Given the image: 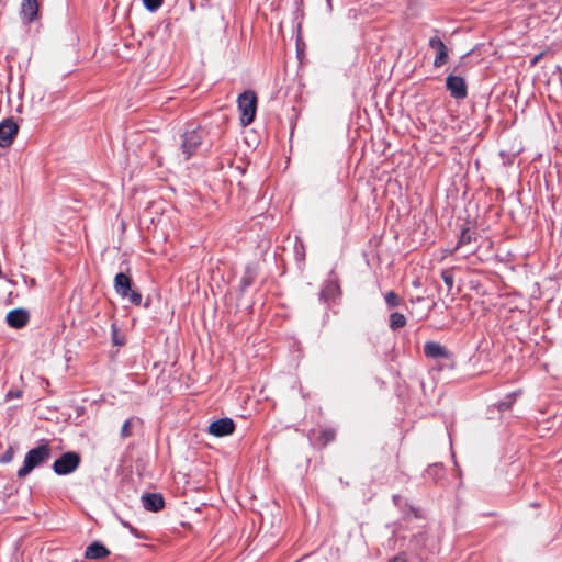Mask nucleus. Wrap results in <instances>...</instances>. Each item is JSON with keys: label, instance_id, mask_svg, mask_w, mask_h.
<instances>
[{"label": "nucleus", "instance_id": "1", "mask_svg": "<svg viewBox=\"0 0 562 562\" xmlns=\"http://www.w3.org/2000/svg\"><path fill=\"white\" fill-rule=\"evenodd\" d=\"M50 452L52 448L48 441L41 440L37 447L26 452L23 465L16 472L18 477H26L35 468L47 462L50 458Z\"/></svg>", "mask_w": 562, "mask_h": 562}, {"label": "nucleus", "instance_id": "2", "mask_svg": "<svg viewBox=\"0 0 562 562\" xmlns=\"http://www.w3.org/2000/svg\"><path fill=\"white\" fill-rule=\"evenodd\" d=\"M204 137L205 132L201 126H194L191 124L184 130V132L181 134L180 144V156L183 161H188L195 155L196 150L202 145Z\"/></svg>", "mask_w": 562, "mask_h": 562}, {"label": "nucleus", "instance_id": "3", "mask_svg": "<svg viewBox=\"0 0 562 562\" xmlns=\"http://www.w3.org/2000/svg\"><path fill=\"white\" fill-rule=\"evenodd\" d=\"M114 290L122 300H127L133 305L142 304V294L133 288L132 278L125 272H119L114 277Z\"/></svg>", "mask_w": 562, "mask_h": 562}, {"label": "nucleus", "instance_id": "4", "mask_svg": "<svg viewBox=\"0 0 562 562\" xmlns=\"http://www.w3.org/2000/svg\"><path fill=\"white\" fill-rule=\"evenodd\" d=\"M238 110L240 111V123L243 126L250 125L257 111V95L251 90H246L237 98Z\"/></svg>", "mask_w": 562, "mask_h": 562}, {"label": "nucleus", "instance_id": "5", "mask_svg": "<svg viewBox=\"0 0 562 562\" xmlns=\"http://www.w3.org/2000/svg\"><path fill=\"white\" fill-rule=\"evenodd\" d=\"M81 458L76 451L64 452L53 463V471L57 475H68L74 473L80 465Z\"/></svg>", "mask_w": 562, "mask_h": 562}, {"label": "nucleus", "instance_id": "6", "mask_svg": "<svg viewBox=\"0 0 562 562\" xmlns=\"http://www.w3.org/2000/svg\"><path fill=\"white\" fill-rule=\"evenodd\" d=\"M446 88L450 95L457 100H462L468 95L465 80L460 76L449 75L446 78Z\"/></svg>", "mask_w": 562, "mask_h": 562}, {"label": "nucleus", "instance_id": "7", "mask_svg": "<svg viewBox=\"0 0 562 562\" xmlns=\"http://www.w3.org/2000/svg\"><path fill=\"white\" fill-rule=\"evenodd\" d=\"M19 132V125L13 119H5L0 122V147L10 146Z\"/></svg>", "mask_w": 562, "mask_h": 562}, {"label": "nucleus", "instance_id": "8", "mask_svg": "<svg viewBox=\"0 0 562 562\" xmlns=\"http://www.w3.org/2000/svg\"><path fill=\"white\" fill-rule=\"evenodd\" d=\"M340 293L341 290L338 280L329 278L322 288L318 299L322 303L330 304Z\"/></svg>", "mask_w": 562, "mask_h": 562}, {"label": "nucleus", "instance_id": "9", "mask_svg": "<svg viewBox=\"0 0 562 562\" xmlns=\"http://www.w3.org/2000/svg\"><path fill=\"white\" fill-rule=\"evenodd\" d=\"M235 430V423L229 417H223L214 420L209 426V432L215 437H225L233 434Z\"/></svg>", "mask_w": 562, "mask_h": 562}, {"label": "nucleus", "instance_id": "10", "mask_svg": "<svg viewBox=\"0 0 562 562\" xmlns=\"http://www.w3.org/2000/svg\"><path fill=\"white\" fill-rule=\"evenodd\" d=\"M428 45L430 48L436 50V57L434 59V66L439 68L441 67L448 59L449 50L445 43L438 36L430 37Z\"/></svg>", "mask_w": 562, "mask_h": 562}, {"label": "nucleus", "instance_id": "11", "mask_svg": "<svg viewBox=\"0 0 562 562\" xmlns=\"http://www.w3.org/2000/svg\"><path fill=\"white\" fill-rule=\"evenodd\" d=\"M5 319L10 327L19 329L29 323L30 315L24 308H14L7 314Z\"/></svg>", "mask_w": 562, "mask_h": 562}, {"label": "nucleus", "instance_id": "12", "mask_svg": "<svg viewBox=\"0 0 562 562\" xmlns=\"http://www.w3.org/2000/svg\"><path fill=\"white\" fill-rule=\"evenodd\" d=\"M142 504L146 510L156 513L164 508L165 499L160 493H145Z\"/></svg>", "mask_w": 562, "mask_h": 562}, {"label": "nucleus", "instance_id": "13", "mask_svg": "<svg viewBox=\"0 0 562 562\" xmlns=\"http://www.w3.org/2000/svg\"><path fill=\"white\" fill-rule=\"evenodd\" d=\"M424 353L426 357L432 359H449L451 356L446 347L436 341H427L424 345Z\"/></svg>", "mask_w": 562, "mask_h": 562}, {"label": "nucleus", "instance_id": "14", "mask_svg": "<svg viewBox=\"0 0 562 562\" xmlns=\"http://www.w3.org/2000/svg\"><path fill=\"white\" fill-rule=\"evenodd\" d=\"M110 550L100 541H93L85 551V558L90 560L104 559L110 555Z\"/></svg>", "mask_w": 562, "mask_h": 562}, {"label": "nucleus", "instance_id": "15", "mask_svg": "<svg viewBox=\"0 0 562 562\" xmlns=\"http://www.w3.org/2000/svg\"><path fill=\"white\" fill-rule=\"evenodd\" d=\"M20 13L24 22L35 21L38 14L37 0H22Z\"/></svg>", "mask_w": 562, "mask_h": 562}, {"label": "nucleus", "instance_id": "16", "mask_svg": "<svg viewBox=\"0 0 562 562\" xmlns=\"http://www.w3.org/2000/svg\"><path fill=\"white\" fill-rule=\"evenodd\" d=\"M257 276L256 269L248 265L245 268L244 276L240 279V291L245 292L255 281Z\"/></svg>", "mask_w": 562, "mask_h": 562}, {"label": "nucleus", "instance_id": "17", "mask_svg": "<svg viewBox=\"0 0 562 562\" xmlns=\"http://www.w3.org/2000/svg\"><path fill=\"white\" fill-rule=\"evenodd\" d=\"M520 392H512L508 393L504 400L498 401L495 405L499 412H505L512 408L513 404L516 402L517 396Z\"/></svg>", "mask_w": 562, "mask_h": 562}, {"label": "nucleus", "instance_id": "18", "mask_svg": "<svg viewBox=\"0 0 562 562\" xmlns=\"http://www.w3.org/2000/svg\"><path fill=\"white\" fill-rule=\"evenodd\" d=\"M405 325H406V317L403 314H401L398 312L391 313L389 326L392 330H397L400 328H403Z\"/></svg>", "mask_w": 562, "mask_h": 562}, {"label": "nucleus", "instance_id": "19", "mask_svg": "<svg viewBox=\"0 0 562 562\" xmlns=\"http://www.w3.org/2000/svg\"><path fill=\"white\" fill-rule=\"evenodd\" d=\"M472 240H473V234L470 232L469 228H464V229H462V232L460 234V237H459V240H458V244H457V248H460V247H462L464 245H468Z\"/></svg>", "mask_w": 562, "mask_h": 562}, {"label": "nucleus", "instance_id": "20", "mask_svg": "<svg viewBox=\"0 0 562 562\" xmlns=\"http://www.w3.org/2000/svg\"><path fill=\"white\" fill-rule=\"evenodd\" d=\"M384 299H385V303L389 307H396L402 302L401 297L394 291H389L385 294Z\"/></svg>", "mask_w": 562, "mask_h": 562}, {"label": "nucleus", "instance_id": "21", "mask_svg": "<svg viewBox=\"0 0 562 562\" xmlns=\"http://www.w3.org/2000/svg\"><path fill=\"white\" fill-rule=\"evenodd\" d=\"M336 431L331 428L324 429L319 435V440L322 441L323 446H326L327 443L331 442L335 439Z\"/></svg>", "mask_w": 562, "mask_h": 562}, {"label": "nucleus", "instance_id": "22", "mask_svg": "<svg viewBox=\"0 0 562 562\" xmlns=\"http://www.w3.org/2000/svg\"><path fill=\"white\" fill-rule=\"evenodd\" d=\"M441 278H442L445 284L447 285L448 291H450L454 284V274H453L452 270H442Z\"/></svg>", "mask_w": 562, "mask_h": 562}, {"label": "nucleus", "instance_id": "23", "mask_svg": "<svg viewBox=\"0 0 562 562\" xmlns=\"http://www.w3.org/2000/svg\"><path fill=\"white\" fill-rule=\"evenodd\" d=\"M143 4L148 11L155 12L161 7L162 0H143Z\"/></svg>", "mask_w": 562, "mask_h": 562}, {"label": "nucleus", "instance_id": "24", "mask_svg": "<svg viewBox=\"0 0 562 562\" xmlns=\"http://www.w3.org/2000/svg\"><path fill=\"white\" fill-rule=\"evenodd\" d=\"M13 456H14V450L12 447H9L4 452L3 454L0 457V462L1 463H9L12 461L13 459Z\"/></svg>", "mask_w": 562, "mask_h": 562}, {"label": "nucleus", "instance_id": "25", "mask_svg": "<svg viewBox=\"0 0 562 562\" xmlns=\"http://www.w3.org/2000/svg\"><path fill=\"white\" fill-rule=\"evenodd\" d=\"M130 427H131V419H127V420H125V423L123 424V426L121 428V436L123 438L131 436Z\"/></svg>", "mask_w": 562, "mask_h": 562}, {"label": "nucleus", "instance_id": "26", "mask_svg": "<svg viewBox=\"0 0 562 562\" xmlns=\"http://www.w3.org/2000/svg\"><path fill=\"white\" fill-rule=\"evenodd\" d=\"M391 562H406V559L403 554H397L391 560Z\"/></svg>", "mask_w": 562, "mask_h": 562}, {"label": "nucleus", "instance_id": "27", "mask_svg": "<svg viewBox=\"0 0 562 562\" xmlns=\"http://www.w3.org/2000/svg\"><path fill=\"white\" fill-rule=\"evenodd\" d=\"M149 305H150V301H149V300H147V301L145 302L144 306H145L146 308H148V307H149Z\"/></svg>", "mask_w": 562, "mask_h": 562}, {"label": "nucleus", "instance_id": "28", "mask_svg": "<svg viewBox=\"0 0 562 562\" xmlns=\"http://www.w3.org/2000/svg\"><path fill=\"white\" fill-rule=\"evenodd\" d=\"M329 10L331 9V0H326Z\"/></svg>", "mask_w": 562, "mask_h": 562}, {"label": "nucleus", "instance_id": "29", "mask_svg": "<svg viewBox=\"0 0 562 562\" xmlns=\"http://www.w3.org/2000/svg\"><path fill=\"white\" fill-rule=\"evenodd\" d=\"M114 344L115 345H122V342H120L119 340H116V338L114 337Z\"/></svg>", "mask_w": 562, "mask_h": 562}, {"label": "nucleus", "instance_id": "30", "mask_svg": "<svg viewBox=\"0 0 562 562\" xmlns=\"http://www.w3.org/2000/svg\"><path fill=\"white\" fill-rule=\"evenodd\" d=\"M393 499H394V502H398V496H397V495H394V496H393Z\"/></svg>", "mask_w": 562, "mask_h": 562}]
</instances>
